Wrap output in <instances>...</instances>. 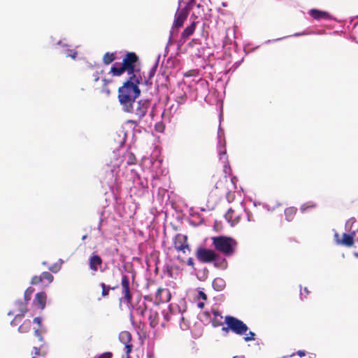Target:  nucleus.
I'll list each match as a JSON object with an SVG mask.
<instances>
[{
  "mask_svg": "<svg viewBox=\"0 0 358 358\" xmlns=\"http://www.w3.org/2000/svg\"><path fill=\"white\" fill-rule=\"evenodd\" d=\"M126 159H127V165H134L136 163V158L135 157V155L130 151H128L125 153L124 155Z\"/></svg>",
  "mask_w": 358,
  "mask_h": 358,
  "instance_id": "a878e982",
  "label": "nucleus"
},
{
  "mask_svg": "<svg viewBox=\"0 0 358 358\" xmlns=\"http://www.w3.org/2000/svg\"><path fill=\"white\" fill-rule=\"evenodd\" d=\"M138 62L139 57L134 52H128L122 57L121 64L116 62L112 66L110 73L113 76L118 77L126 72L127 78H143V73L138 65Z\"/></svg>",
  "mask_w": 358,
  "mask_h": 358,
  "instance_id": "f03ea898",
  "label": "nucleus"
},
{
  "mask_svg": "<svg viewBox=\"0 0 358 358\" xmlns=\"http://www.w3.org/2000/svg\"><path fill=\"white\" fill-rule=\"evenodd\" d=\"M27 305H28L27 302H26L24 301H22V300H18L15 303V310L9 311L8 313V315H13L16 312H18V313H17L15 315L13 320L10 322V324L12 326L17 325L18 324V322H20L22 318L24 316V315L28 312Z\"/></svg>",
  "mask_w": 358,
  "mask_h": 358,
  "instance_id": "0eeeda50",
  "label": "nucleus"
},
{
  "mask_svg": "<svg viewBox=\"0 0 358 358\" xmlns=\"http://www.w3.org/2000/svg\"><path fill=\"white\" fill-rule=\"evenodd\" d=\"M35 334L39 337V340H41V336L38 329L35 330Z\"/></svg>",
  "mask_w": 358,
  "mask_h": 358,
  "instance_id": "8fccbe9b",
  "label": "nucleus"
},
{
  "mask_svg": "<svg viewBox=\"0 0 358 358\" xmlns=\"http://www.w3.org/2000/svg\"><path fill=\"white\" fill-rule=\"evenodd\" d=\"M222 330L227 334L229 331H231V328H229V324H226V327H223Z\"/></svg>",
  "mask_w": 358,
  "mask_h": 358,
  "instance_id": "c03bdc74",
  "label": "nucleus"
},
{
  "mask_svg": "<svg viewBox=\"0 0 358 358\" xmlns=\"http://www.w3.org/2000/svg\"><path fill=\"white\" fill-rule=\"evenodd\" d=\"M213 287L216 291H221L225 287L224 280L221 278H216L213 281Z\"/></svg>",
  "mask_w": 358,
  "mask_h": 358,
  "instance_id": "5701e85b",
  "label": "nucleus"
},
{
  "mask_svg": "<svg viewBox=\"0 0 358 358\" xmlns=\"http://www.w3.org/2000/svg\"><path fill=\"white\" fill-rule=\"evenodd\" d=\"M197 22H192L189 26H187L180 34V41L185 42L187 38L191 36L196 29Z\"/></svg>",
  "mask_w": 358,
  "mask_h": 358,
  "instance_id": "a211bd4d",
  "label": "nucleus"
},
{
  "mask_svg": "<svg viewBox=\"0 0 358 358\" xmlns=\"http://www.w3.org/2000/svg\"><path fill=\"white\" fill-rule=\"evenodd\" d=\"M199 74V71L196 69L189 70L184 73L185 77L196 76Z\"/></svg>",
  "mask_w": 358,
  "mask_h": 358,
  "instance_id": "c9c22d12",
  "label": "nucleus"
},
{
  "mask_svg": "<svg viewBox=\"0 0 358 358\" xmlns=\"http://www.w3.org/2000/svg\"><path fill=\"white\" fill-rule=\"evenodd\" d=\"M213 314L214 317L212 320V325L214 327H217L222 326L223 324V322H222L223 317L221 315V313H220V311L217 310H213Z\"/></svg>",
  "mask_w": 358,
  "mask_h": 358,
  "instance_id": "412c9836",
  "label": "nucleus"
},
{
  "mask_svg": "<svg viewBox=\"0 0 358 358\" xmlns=\"http://www.w3.org/2000/svg\"><path fill=\"white\" fill-rule=\"evenodd\" d=\"M196 39H192V42H196Z\"/></svg>",
  "mask_w": 358,
  "mask_h": 358,
  "instance_id": "052dcab7",
  "label": "nucleus"
},
{
  "mask_svg": "<svg viewBox=\"0 0 358 358\" xmlns=\"http://www.w3.org/2000/svg\"><path fill=\"white\" fill-rule=\"evenodd\" d=\"M224 322L226 324H229V328H231V331L237 335H245L248 331V326L242 320L235 317L226 316Z\"/></svg>",
  "mask_w": 358,
  "mask_h": 358,
  "instance_id": "39448f33",
  "label": "nucleus"
},
{
  "mask_svg": "<svg viewBox=\"0 0 358 358\" xmlns=\"http://www.w3.org/2000/svg\"><path fill=\"white\" fill-rule=\"evenodd\" d=\"M87 238V235H84V236H83L82 239L85 240Z\"/></svg>",
  "mask_w": 358,
  "mask_h": 358,
  "instance_id": "6e6d98bb",
  "label": "nucleus"
},
{
  "mask_svg": "<svg viewBox=\"0 0 358 358\" xmlns=\"http://www.w3.org/2000/svg\"><path fill=\"white\" fill-rule=\"evenodd\" d=\"M223 171L224 173V175H222V174H217V175L218 176H227V173L230 174V173H231V167H230L228 162H224Z\"/></svg>",
  "mask_w": 358,
  "mask_h": 358,
  "instance_id": "e433bc0d",
  "label": "nucleus"
},
{
  "mask_svg": "<svg viewBox=\"0 0 358 358\" xmlns=\"http://www.w3.org/2000/svg\"><path fill=\"white\" fill-rule=\"evenodd\" d=\"M173 243L174 248L178 252H182L183 254H186L191 251L186 235L181 234H176L173 238Z\"/></svg>",
  "mask_w": 358,
  "mask_h": 358,
  "instance_id": "1a4fd4ad",
  "label": "nucleus"
},
{
  "mask_svg": "<svg viewBox=\"0 0 358 358\" xmlns=\"http://www.w3.org/2000/svg\"><path fill=\"white\" fill-rule=\"evenodd\" d=\"M148 320L150 326L152 328L156 327L159 324V314L157 310L153 309L149 310Z\"/></svg>",
  "mask_w": 358,
  "mask_h": 358,
  "instance_id": "6ab92c4d",
  "label": "nucleus"
},
{
  "mask_svg": "<svg viewBox=\"0 0 358 358\" xmlns=\"http://www.w3.org/2000/svg\"><path fill=\"white\" fill-rule=\"evenodd\" d=\"M213 178L215 185L210 191V195L217 199H220L224 196H226L228 201H230L229 186L231 184L229 181L227 176L214 175Z\"/></svg>",
  "mask_w": 358,
  "mask_h": 358,
  "instance_id": "20e7f679",
  "label": "nucleus"
},
{
  "mask_svg": "<svg viewBox=\"0 0 358 358\" xmlns=\"http://www.w3.org/2000/svg\"><path fill=\"white\" fill-rule=\"evenodd\" d=\"M99 80V77L95 78V80L97 81Z\"/></svg>",
  "mask_w": 358,
  "mask_h": 358,
  "instance_id": "680f3d73",
  "label": "nucleus"
},
{
  "mask_svg": "<svg viewBox=\"0 0 358 358\" xmlns=\"http://www.w3.org/2000/svg\"><path fill=\"white\" fill-rule=\"evenodd\" d=\"M116 59L115 53L114 52H106L103 57V62L106 65L110 64Z\"/></svg>",
  "mask_w": 358,
  "mask_h": 358,
  "instance_id": "393cba45",
  "label": "nucleus"
},
{
  "mask_svg": "<svg viewBox=\"0 0 358 358\" xmlns=\"http://www.w3.org/2000/svg\"><path fill=\"white\" fill-rule=\"evenodd\" d=\"M355 232H352L350 234L343 233L342 234V237L341 238L338 232H335L334 235V240L335 243L338 245L350 248L353 246L355 243Z\"/></svg>",
  "mask_w": 358,
  "mask_h": 358,
  "instance_id": "9d476101",
  "label": "nucleus"
},
{
  "mask_svg": "<svg viewBox=\"0 0 358 358\" xmlns=\"http://www.w3.org/2000/svg\"><path fill=\"white\" fill-rule=\"evenodd\" d=\"M255 334L251 331H250L248 334H245V336L244 337L245 341H251L255 339Z\"/></svg>",
  "mask_w": 358,
  "mask_h": 358,
  "instance_id": "f704fd0d",
  "label": "nucleus"
},
{
  "mask_svg": "<svg viewBox=\"0 0 358 358\" xmlns=\"http://www.w3.org/2000/svg\"><path fill=\"white\" fill-rule=\"evenodd\" d=\"M113 354L110 352H106L101 354L97 358H112Z\"/></svg>",
  "mask_w": 358,
  "mask_h": 358,
  "instance_id": "4c0bfd02",
  "label": "nucleus"
},
{
  "mask_svg": "<svg viewBox=\"0 0 358 358\" xmlns=\"http://www.w3.org/2000/svg\"><path fill=\"white\" fill-rule=\"evenodd\" d=\"M31 322L30 320H26L25 321H24V322L18 327V331L20 332V333H26L27 332L30 328H31Z\"/></svg>",
  "mask_w": 358,
  "mask_h": 358,
  "instance_id": "cd10ccee",
  "label": "nucleus"
},
{
  "mask_svg": "<svg viewBox=\"0 0 358 358\" xmlns=\"http://www.w3.org/2000/svg\"><path fill=\"white\" fill-rule=\"evenodd\" d=\"M41 282H43V280H42V278H41V275H34L31 278V284L33 285H38Z\"/></svg>",
  "mask_w": 358,
  "mask_h": 358,
  "instance_id": "473e14b6",
  "label": "nucleus"
},
{
  "mask_svg": "<svg viewBox=\"0 0 358 358\" xmlns=\"http://www.w3.org/2000/svg\"><path fill=\"white\" fill-rule=\"evenodd\" d=\"M121 294L122 296L120 298V301L126 303L127 306L131 305L133 299L131 287L129 278L125 274H123L121 278Z\"/></svg>",
  "mask_w": 358,
  "mask_h": 358,
  "instance_id": "423d86ee",
  "label": "nucleus"
},
{
  "mask_svg": "<svg viewBox=\"0 0 358 358\" xmlns=\"http://www.w3.org/2000/svg\"><path fill=\"white\" fill-rule=\"evenodd\" d=\"M143 83V78H127L123 85L119 87L117 98L124 112L134 111L133 104L141 92L139 85Z\"/></svg>",
  "mask_w": 358,
  "mask_h": 358,
  "instance_id": "f257e3e1",
  "label": "nucleus"
},
{
  "mask_svg": "<svg viewBox=\"0 0 358 358\" xmlns=\"http://www.w3.org/2000/svg\"><path fill=\"white\" fill-rule=\"evenodd\" d=\"M220 158L222 159V157H224L226 155V152L225 151L224 152H222L220 153Z\"/></svg>",
  "mask_w": 358,
  "mask_h": 358,
  "instance_id": "3c124183",
  "label": "nucleus"
},
{
  "mask_svg": "<svg viewBox=\"0 0 358 358\" xmlns=\"http://www.w3.org/2000/svg\"><path fill=\"white\" fill-rule=\"evenodd\" d=\"M69 52H70V53L66 55V57H70L72 59H76V57H77V55H78L77 52L76 51H73V50H70Z\"/></svg>",
  "mask_w": 358,
  "mask_h": 358,
  "instance_id": "58836bf2",
  "label": "nucleus"
},
{
  "mask_svg": "<svg viewBox=\"0 0 358 358\" xmlns=\"http://www.w3.org/2000/svg\"><path fill=\"white\" fill-rule=\"evenodd\" d=\"M147 305L145 302H142L138 305V306L136 308V311L137 314L141 315V317H144L145 316V313L147 312Z\"/></svg>",
  "mask_w": 358,
  "mask_h": 358,
  "instance_id": "bb28decb",
  "label": "nucleus"
},
{
  "mask_svg": "<svg viewBox=\"0 0 358 358\" xmlns=\"http://www.w3.org/2000/svg\"><path fill=\"white\" fill-rule=\"evenodd\" d=\"M99 285L101 288V297L103 298H106L108 296L109 291L110 289L114 290L117 288V286L111 287L109 285H106L104 282H101Z\"/></svg>",
  "mask_w": 358,
  "mask_h": 358,
  "instance_id": "b1692460",
  "label": "nucleus"
},
{
  "mask_svg": "<svg viewBox=\"0 0 358 358\" xmlns=\"http://www.w3.org/2000/svg\"><path fill=\"white\" fill-rule=\"evenodd\" d=\"M296 354L299 357H302L306 356V352L304 350H298Z\"/></svg>",
  "mask_w": 358,
  "mask_h": 358,
  "instance_id": "37998d69",
  "label": "nucleus"
},
{
  "mask_svg": "<svg viewBox=\"0 0 358 358\" xmlns=\"http://www.w3.org/2000/svg\"><path fill=\"white\" fill-rule=\"evenodd\" d=\"M197 307H198L199 308H201V309L203 308V307H204V303H203V302H199V303H197Z\"/></svg>",
  "mask_w": 358,
  "mask_h": 358,
  "instance_id": "09e8293b",
  "label": "nucleus"
},
{
  "mask_svg": "<svg viewBox=\"0 0 358 358\" xmlns=\"http://www.w3.org/2000/svg\"><path fill=\"white\" fill-rule=\"evenodd\" d=\"M155 106H153L152 108V110H151V112L150 113V115L151 116V118L153 119L154 116H155Z\"/></svg>",
  "mask_w": 358,
  "mask_h": 358,
  "instance_id": "de8ad7c7",
  "label": "nucleus"
},
{
  "mask_svg": "<svg viewBox=\"0 0 358 358\" xmlns=\"http://www.w3.org/2000/svg\"><path fill=\"white\" fill-rule=\"evenodd\" d=\"M155 129L157 132H163L165 129V124L162 122H159L155 124Z\"/></svg>",
  "mask_w": 358,
  "mask_h": 358,
  "instance_id": "72a5a7b5",
  "label": "nucleus"
},
{
  "mask_svg": "<svg viewBox=\"0 0 358 358\" xmlns=\"http://www.w3.org/2000/svg\"><path fill=\"white\" fill-rule=\"evenodd\" d=\"M34 292V289L31 287H29L24 293V301L26 302H29L31 299V294Z\"/></svg>",
  "mask_w": 358,
  "mask_h": 358,
  "instance_id": "7c9ffc66",
  "label": "nucleus"
},
{
  "mask_svg": "<svg viewBox=\"0 0 358 358\" xmlns=\"http://www.w3.org/2000/svg\"><path fill=\"white\" fill-rule=\"evenodd\" d=\"M150 106V101L148 99H141L137 102V106L135 109L134 113L138 117V121L145 117Z\"/></svg>",
  "mask_w": 358,
  "mask_h": 358,
  "instance_id": "9b49d317",
  "label": "nucleus"
},
{
  "mask_svg": "<svg viewBox=\"0 0 358 358\" xmlns=\"http://www.w3.org/2000/svg\"><path fill=\"white\" fill-rule=\"evenodd\" d=\"M47 294L45 292H38L33 300V304L40 308L41 310H43L46 305Z\"/></svg>",
  "mask_w": 358,
  "mask_h": 358,
  "instance_id": "2eb2a0df",
  "label": "nucleus"
},
{
  "mask_svg": "<svg viewBox=\"0 0 358 358\" xmlns=\"http://www.w3.org/2000/svg\"><path fill=\"white\" fill-rule=\"evenodd\" d=\"M41 275L43 282H44V280H46L48 284H50V282H52L54 279L53 275L50 273L47 272V271L43 272L41 274Z\"/></svg>",
  "mask_w": 358,
  "mask_h": 358,
  "instance_id": "2f4dec72",
  "label": "nucleus"
},
{
  "mask_svg": "<svg viewBox=\"0 0 358 358\" xmlns=\"http://www.w3.org/2000/svg\"><path fill=\"white\" fill-rule=\"evenodd\" d=\"M194 1H195V0H190V1H189V3H188V5H189V6L192 5V4L194 3Z\"/></svg>",
  "mask_w": 358,
  "mask_h": 358,
  "instance_id": "603ef678",
  "label": "nucleus"
},
{
  "mask_svg": "<svg viewBox=\"0 0 358 358\" xmlns=\"http://www.w3.org/2000/svg\"><path fill=\"white\" fill-rule=\"evenodd\" d=\"M187 16L188 11L185 8L178 10L175 15L173 27L177 29L182 27L185 21L187 20Z\"/></svg>",
  "mask_w": 358,
  "mask_h": 358,
  "instance_id": "ddd939ff",
  "label": "nucleus"
},
{
  "mask_svg": "<svg viewBox=\"0 0 358 358\" xmlns=\"http://www.w3.org/2000/svg\"><path fill=\"white\" fill-rule=\"evenodd\" d=\"M297 212V208L295 207H289L285 210V218L287 221H292Z\"/></svg>",
  "mask_w": 358,
  "mask_h": 358,
  "instance_id": "4be33fe9",
  "label": "nucleus"
},
{
  "mask_svg": "<svg viewBox=\"0 0 358 358\" xmlns=\"http://www.w3.org/2000/svg\"><path fill=\"white\" fill-rule=\"evenodd\" d=\"M212 241L215 249L227 257L234 254L238 245L235 239L224 236L213 237Z\"/></svg>",
  "mask_w": 358,
  "mask_h": 358,
  "instance_id": "7ed1b4c3",
  "label": "nucleus"
},
{
  "mask_svg": "<svg viewBox=\"0 0 358 358\" xmlns=\"http://www.w3.org/2000/svg\"><path fill=\"white\" fill-rule=\"evenodd\" d=\"M294 355H295V353H292V354L290 355V357H293V356H294Z\"/></svg>",
  "mask_w": 358,
  "mask_h": 358,
  "instance_id": "bf43d9fd",
  "label": "nucleus"
},
{
  "mask_svg": "<svg viewBox=\"0 0 358 358\" xmlns=\"http://www.w3.org/2000/svg\"><path fill=\"white\" fill-rule=\"evenodd\" d=\"M171 299V293L168 289L158 288L155 294V301L158 303H166Z\"/></svg>",
  "mask_w": 358,
  "mask_h": 358,
  "instance_id": "4468645a",
  "label": "nucleus"
},
{
  "mask_svg": "<svg viewBox=\"0 0 358 358\" xmlns=\"http://www.w3.org/2000/svg\"><path fill=\"white\" fill-rule=\"evenodd\" d=\"M102 262L103 261L101 257L95 253H93L89 259V266L90 270L94 272L97 271L99 267L101 266Z\"/></svg>",
  "mask_w": 358,
  "mask_h": 358,
  "instance_id": "dca6fc26",
  "label": "nucleus"
},
{
  "mask_svg": "<svg viewBox=\"0 0 358 358\" xmlns=\"http://www.w3.org/2000/svg\"><path fill=\"white\" fill-rule=\"evenodd\" d=\"M199 298H201L203 300H206L207 295L203 291H199Z\"/></svg>",
  "mask_w": 358,
  "mask_h": 358,
  "instance_id": "ea45409f",
  "label": "nucleus"
},
{
  "mask_svg": "<svg viewBox=\"0 0 358 358\" xmlns=\"http://www.w3.org/2000/svg\"><path fill=\"white\" fill-rule=\"evenodd\" d=\"M102 81H103V87H102L101 92L102 93L106 94L107 96H108L110 93V91L109 88L107 87V85L111 82V80L103 78L102 80Z\"/></svg>",
  "mask_w": 358,
  "mask_h": 358,
  "instance_id": "c756f323",
  "label": "nucleus"
},
{
  "mask_svg": "<svg viewBox=\"0 0 358 358\" xmlns=\"http://www.w3.org/2000/svg\"><path fill=\"white\" fill-rule=\"evenodd\" d=\"M34 322L38 324V325H41V318L39 317H36L34 319Z\"/></svg>",
  "mask_w": 358,
  "mask_h": 358,
  "instance_id": "a18cd8bd",
  "label": "nucleus"
},
{
  "mask_svg": "<svg viewBox=\"0 0 358 358\" xmlns=\"http://www.w3.org/2000/svg\"><path fill=\"white\" fill-rule=\"evenodd\" d=\"M224 217L228 222L230 223L231 226H234L240 222L241 215L237 214L234 210L229 208L226 214L224 215Z\"/></svg>",
  "mask_w": 358,
  "mask_h": 358,
  "instance_id": "f3484780",
  "label": "nucleus"
},
{
  "mask_svg": "<svg viewBox=\"0 0 358 358\" xmlns=\"http://www.w3.org/2000/svg\"><path fill=\"white\" fill-rule=\"evenodd\" d=\"M164 317H165V319H166L167 321L169 320V316H168L167 315H165Z\"/></svg>",
  "mask_w": 358,
  "mask_h": 358,
  "instance_id": "13d9d810",
  "label": "nucleus"
},
{
  "mask_svg": "<svg viewBox=\"0 0 358 358\" xmlns=\"http://www.w3.org/2000/svg\"><path fill=\"white\" fill-rule=\"evenodd\" d=\"M195 255L197 259L202 263L213 262L220 257L214 250L205 248H199Z\"/></svg>",
  "mask_w": 358,
  "mask_h": 358,
  "instance_id": "6e6552de",
  "label": "nucleus"
},
{
  "mask_svg": "<svg viewBox=\"0 0 358 358\" xmlns=\"http://www.w3.org/2000/svg\"><path fill=\"white\" fill-rule=\"evenodd\" d=\"M157 66L155 65L149 71L148 73V78L146 79L143 76V83H145V85H151L152 83H150V80L154 77L155 74V72H156V69H157Z\"/></svg>",
  "mask_w": 358,
  "mask_h": 358,
  "instance_id": "c85d7f7f",
  "label": "nucleus"
},
{
  "mask_svg": "<svg viewBox=\"0 0 358 358\" xmlns=\"http://www.w3.org/2000/svg\"><path fill=\"white\" fill-rule=\"evenodd\" d=\"M34 350H35V355H36V356H34L32 358H43V357H40V350L38 348H34Z\"/></svg>",
  "mask_w": 358,
  "mask_h": 358,
  "instance_id": "79ce46f5",
  "label": "nucleus"
},
{
  "mask_svg": "<svg viewBox=\"0 0 358 358\" xmlns=\"http://www.w3.org/2000/svg\"><path fill=\"white\" fill-rule=\"evenodd\" d=\"M127 123L131 124H134V125H137L138 124V121L134 120H129L127 121Z\"/></svg>",
  "mask_w": 358,
  "mask_h": 358,
  "instance_id": "49530a36",
  "label": "nucleus"
},
{
  "mask_svg": "<svg viewBox=\"0 0 358 358\" xmlns=\"http://www.w3.org/2000/svg\"><path fill=\"white\" fill-rule=\"evenodd\" d=\"M303 290L306 292V295H308L309 294V291L308 290V289L306 287H305Z\"/></svg>",
  "mask_w": 358,
  "mask_h": 358,
  "instance_id": "864d4df0",
  "label": "nucleus"
},
{
  "mask_svg": "<svg viewBox=\"0 0 358 358\" xmlns=\"http://www.w3.org/2000/svg\"><path fill=\"white\" fill-rule=\"evenodd\" d=\"M119 339L125 346L127 358H130L129 354L133 349V345L131 343L132 339L131 334L127 331H122L120 333Z\"/></svg>",
  "mask_w": 358,
  "mask_h": 358,
  "instance_id": "f8f14e48",
  "label": "nucleus"
},
{
  "mask_svg": "<svg viewBox=\"0 0 358 358\" xmlns=\"http://www.w3.org/2000/svg\"><path fill=\"white\" fill-rule=\"evenodd\" d=\"M233 358H245L244 356H234Z\"/></svg>",
  "mask_w": 358,
  "mask_h": 358,
  "instance_id": "5fc2aeb1",
  "label": "nucleus"
},
{
  "mask_svg": "<svg viewBox=\"0 0 358 358\" xmlns=\"http://www.w3.org/2000/svg\"><path fill=\"white\" fill-rule=\"evenodd\" d=\"M305 210V208H303V207L301 208V210L303 211Z\"/></svg>",
  "mask_w": 358,
  "mask_h": 358,
  "instance_id": "e2e57ef3",
  "label": "nucleus"
},
{
  "mask_svg": "<svg viewBox=\"0 0 358 358\" xmlns=\"http://www.w3.org/2000/svg\"><path fill=\"white\" fill-rule=\"evenodd\" d=\"M187 264H188L189 266H190L192 268H194V259H193V258L189 257V258L187 259Z\"/></svg>",
  "mask_w": 358,
  "mask_h": 358,
  "instance_id": "a19ab883",
  "label": "nucleus"
},
{
  "mask_svg": "<svg viewBox=\"0 0 358 358\" xmlns=\"http://www.w3.org/2000/svg\"><path fill=\"white\" fill-rule=\"evenodd\" d=\"M50 270L53 272H57V270H55L53 268H50Z\"/></svg>",
  "mask_w": 358,
  "mask_h": 358,
  "instance_id": "4d7b16f0",
  "label": "nucleus"
},
{
  "mask_svg": "<svg viewBox=\"0 0 358 358\" xmlns=\"http://www.w3.org/2000/svg\"><path fill=\"white\" fill-rule=\"evenodd\" d=\"M310 15L315 20L320 19H329L330 17L329 14L327 12L319 10L317 9H311L310 10Z\"/></svg>",
  "mask_w": 358,
  "mask_h": 358,
  "instance_id": "aec40b11",
  "label": "nucleus"
}]
</instances>
